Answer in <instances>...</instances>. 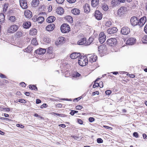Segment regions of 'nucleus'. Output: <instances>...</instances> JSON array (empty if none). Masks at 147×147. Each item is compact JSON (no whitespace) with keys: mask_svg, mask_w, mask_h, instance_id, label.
<instances>
[{"mask_svg":"<svg viewBox=\"0 0 147 147\" xmlns=\"http://www.w3.org/2000/svg\"><path fill=\"white\" fill-rule=\"evenodd\" d=\"M20 84L22 86H24L25 87L26 86V84L23 82H22L20 83Z\"/></svg>","mask_w":147,"mask_h":147,"instance_id":"0e129e2a","label":"nucleus"},{"mask_svg":"<svg viewBox=\"0 0 147 147\" xmlns=\"http://www.w3.org/2000/svg\"><path fill=\"white\" fill-rule=\"evenodd\" d=\"M144 31L147 34V25L146 24L144 28Z\"/></svg>","mask_w":147,"mask_h":147,"instance_id":"69168bd1","label":"nucleus"},{"mask_svg":"<svg viewBox=\"0 0 147 147\" xmlns=\"http://www.w3.org/2000/svg\"><path fill=\"white\" fill-rule=\"evenodd\" d=\"M78 44L80 45H84L85 46L89 45V43L87 42L86 38H82L78 42Z\"/></svg>","mask_w":147,"mask_h":147,"instance_id":"1a4fd4ad","label":"nucleus"},{"mask_svg":"<svg viewBox=\"0 0 147 147\" xmlns=\"http://www.w3.org/2000/svg\"><path fill=\"white\" fill-rule=\"evenodd\" d=\"M62 105L61 104L59 103L57 104L56 106L57 107L61 108L62 107Z\"/></svg>","mask_w":147,"mask_h":147,"instance_id":"338daca9","label":"nucleus"},{"mask_svg":"<svg viewBox=\"0 0 147 147\" xmlns=\"http://www.w3.org/2000/svg\"><path fill=\"white\" fill-rule=\"evenodd\" d=\"M98 51L99 53H105L106 52L107 48L106 45H101L98 47Z\"/></svg>","mask_w":147,"mask_h":147,"instance_id":"0eeeda50","label":"nucleus"},{"mask_svg":"<svg viewBox=\"0 0 147 147\" xmlns=\"http://www.w3.org/2000/svg\"><path fill=\"white\" fill-rule=\"evenodd\" d=\"M20 5L21 7L24 9H26L28 7L26 0H19Z\"/></svg>","mask_w":147,"mask_h":147,"instance_id":"6e6552de","label":"nucleus"},{"mask_svg":"<svg viewBox=\"0 0 147 147\" xmlns=\"http://www.w3.org/2000/svg\"><path fill=\"white\" fill-rule=\"evenodd\" d=\"M105 93L107 95H109L111 93V91L110 90H107L105 91Z\"/></svg>","mask_w":147,"mask_h":147,"instance_id":"8fccbe9b","label":"nucleus"},{"mask_svg":"<svg viewBox=\"0 0 147 147\" xmlns=\"http://www.w3.org/2000/svg\"><path fill=\"white\" fill-rule=\"evenodd\" d=\"M9 20L11 22H14L16 20V19L15 16H10L9 18Z\"/></svg>","mask_w":147,"mask_h":147,"instance_id":"e433bc0d","label":"nucleus"},{"mask_svg":"<svg viewBox=\"0 0 147 147\" xmlns=\"http://www.w3.org/2000/svg\"><path fill=\"white\" fill-rule=\"evenodd\" d=\"M87 57L89 58V61L91 63L96 61L97 59V56L94 54H88L87 55Z\"/></svg>","mask_w":147,"mask_h":147,"instance_id":"39448f33","label":"nucleus"},{"mask_svg":"<svg viewBox=\"0 0 147 147\" xmlns=\"http://www.w3.org/2000/svg\"><path fill=\"white\" fill-rule=\"evenodd\" d=\"M29 88L32 90H34L35 91L37 90V88L35 85H30L29 86Z\"/></svg>","mask_w":147,"mask_h":147,"instance_id":"2f4dec72","label":"nucleus"},{"mask_svg":"<svg viewBox=\"0 0 147 147\" xmlns=\"http://www.w3.org/2000/svg\"><path fill=\"white\" fill-rule=\"evenodd\" d=\"M66 19L69 22L71 23L73 21L72 18L70 16H68L66 17Z\"/></svg>","mask_w":147,"mask_h":147,"instance_id":"4c0bfd02","label":"nucleus"},{"mask_svg":"<svg viewBox=\"0 0 147 147\" xmlns=\"http://www.w3.org/2000/svg\"><path fill=\"white\" fill-rule=\"evenodd\" d=\"M65 0H55L56 2L59 4H61L63 3Z\"/></svg>","mask_w":147,"mask_h":147,"instance_id":"c03bdc74","label":"nucleus"},{"mask_svg":"<svg viewBox=\"0 0 147 147\" xmlns=\"http://www.w3.org/2000/svg\"><path fill=\"white\" fill-rule=\"evenodd\" d=\"M84 11L86 13H88L90 11V7L88 4L86 3L84 7Z\"/></svg>","mask_w":147,"mask_h":147,"instance_id":"b1692460","label":"nucleus"},{"mask_svg":"<svg viewBox=\"0 0 147 147\" xmlns=\"http://www.w3.org/2000/svg\"><path fill=\"white\" fill-rule=\"evenodd\" d=\"M125 11V7H121L117 11V14L119 16H121L124 13Z\"/></svg>","mask_w":147,"mask_h":147,"instance_id":"aec40b11","label":"nucleus"},{"mask_svg":"<svg viewBox=\"0 0 147 147\" xmlns=\"http://www.w3.org/2000/svg\"><path fill=\"white\" fill-rule=\"evenodd\" d=\"M5 18V16L3 14L0 13V24H1L4 22Z\"/></svg>","mask_w":147,"mask_h":147,"instance_id":"c756f323","label":"nucleus"},{"mask_svg":"<svg viewBox=\"0 0 147 147\" xmlns=\"http://www.w3.org/2000/svg\"><path fill=\"white\" fill-rule=\"evenodd\" d=\"M99 86L100 88H102L103 87V83L102 82H100L99 83Z\"/></svg>","mask_w":147,"mask_h":147,"instance_id":"774afa93","label":"nucleus"},{"mask_svg":"<svg viewBox=\"0 0 147 147\" xmlns=\"http://www.w3.org/2000/svg\"><path fill=\"white\" fill-rule=\"evenodd\" d=\"M97 141L98 143H101L103 142V140L100 138H98L97 140Z\"/></svg>","mask_w":147,"mask_h":147,"instance_id":"de8ad7c7","label":"nucleus"},{"mask_svg":"<svg viewBox=\"0 0 147 147\" xmlns=\"http://www.w3.org/2000/svg\"><path fill=\"white\" fill-rule=\"evenodd\" d=\"M47 107V105L46 104L44 103L40 106L41 109H43L44 107Z\"/></svg>","mask_w":147,"mask_h":147,"instance_id":"bf43d9fd","label":"nucleus"},{"mask_svg":"<svg viewBox=\"0 0 147 147\" xmlns=\"http://www.w3.org/2000/svg\"><path fill=\"white\" fill-rule=\"evenodd\" d=\"M117 31V28L115 27L109 28L107 30V32L109 34H113L116 33Z\"/></svg>","mask_w":147,"mask_h":147,"instance_id":"dca6fc26","label":"nucleus"},{"mask_svg":"<svg viewBox=\"0 0 147 147\" xmlns=\"http://www.w3.org/2000/svg\"><path fill=\"white\" fill-rule=\"evenodd\" d=\"M22 32L20 31H18L16 33L15 36L17 38H20L22 36Z\"/></svg>","mask_w":147,"mask_h":147,"instance_id":"72a5a7b5","label":"nucleus"},{"mask_svg":"<svg viewBox=\"0 0 147 147\" xmlns=\"http://www.w3.org/2000/svg\"><path fill=\"white\" fill-rule=\"evenodd\" d=\"M52 114L56 115H57L60 117H65L67 116V115H65L64 114H59L58 113H57L55 112H53Z\"/></svg>","mask_w":147,"mask_h":147,"instance_id":"f704fd0d","label":"nucleus"},{"mask_svg":"<svg viewBox=\"0 0 147 147\" xmlns=\"http://www.w3.org/2000/svg\"><path fill=\"white\" fill-rule=\"evenodd\" d=\"M106 36L103 32H101L99 35V40L100 43L102 44L105 41L106 39Z\"/></svg>","mask_w":147,"mask_h":147,"instance_id":"20e7f679","label":"nucleus"},{"mask_svg":"<svg viewBox=\"0 0 147 147\" xmlns=\"http://www.w3.org/2000/svg\"><path fill=\"white\" fill-rule=\"evenodd\" d=\"M80 55V53H73L70 55V57L71 59H74L78 57Z\"/></svg>","mask_w":147,"mask_h":147,"instance_id":"a211bd4d","label":"nucleus"},{"mask_svg":"<svg viewBox=\"0 0 147 147\" xmlns=\"http://www.w3.org/2000/svg\"><path fill=\"white\" fill-rule=\"evenodd\" d=\"M71 13L75 15H78L80 13V10L78 9L75 8L71 10Z\"/></svg>","mask_w":147,"mask_h":147,"instance_id":"bb28decb","label":"nucleus"},{"mask_svg":"<svg viewBox=\"0 0 147 147\" xmlns=\"http://www.w3.org/2000/svg\"><path fill=\"white\" fill-rule=\"evenodd\" d=\"M55 27V25L52 24L48 25L46 27V29L47 31H51L54 29Z\"/></svg>","mask_w":147,"mask_h":147,"instance_id":"4be33fe9","label":"nucleus"},{"mask_svg":"<svg viewBox=\"0 0 147 147\" xmlns=\"http://www.w3.org/2000/svg\"><path fill=\"white\" fill-rule=\"evenodd\" d=\"M130 29L128 27L125 26L123 27L121 31V33L123 35H127L130 32Z\"/></svg>","mask_w":147,"mask_h":147,"instance_id":"9d476101","label":"nucleus"},{"mask_svg":"<svg viewBox=\"0 0 147 147\" xmlns=\"http://www.w3.org/2000/svg\"><path fill=\"white\" fill-rule=\"evenodd\" d=\"M82 108V106L81 105H78L76 106V108L77 110H80Z\"/></svg>","mask_w":147,"mask_h":147,"instance_id":"6e6d98bb","label":"nucleus"},{"mask_svg":"<svg viewBox=\"0 0 147 147\" xmlns=\"http://www.w3.org/2000/svg\"><path fill=\"white\" fill-rule=\"evenodd\" d=\"M94 16L96 19L98 20H101L102 18V14L99 10L95 12Z\"/></svg>","mask_w":147,"mask_h":147,"instance_id":"f8f14e48","label":"nucleus"},{"mask_svg":"<svg viewBox=\"0 0 147 147\" xmlns=\"http://www.w3.org/2000/svg\"><path fill=\"white\" fill-rule=\"evenodd\" d=\"M46 51L45 49L40 48L39 49L35 51V53L38 55H42L44 54Z\"/></svg>","mask_w":147,"mask_h":147,"instance_id":"f3484780","label":"nucleus"},{"mask_svg":"<svg viewBox=\"0 0 147 147\" xmlns=\"http://www.w3.org/2000/svg\"><path fill=\"white\" fill-rule=\"evenodd\" d=\"M130 21L131 24L133 26H136L138 25V19L136 16L132 17L131 18Z\"/></svg>","mask_w":147,"mask_h":147,"instance_id":"423d86ee","label":"nucleus"},{"mask_svg":"<svg viewBox=\"0 0 147 147\" xmlns=\"http://www.w3.org/2000/svg\"><path fill=\"white\" fill-rule=\"evenodd\" d=\"M99 0H92V6L93 7H96L98 4Z\"/></svg>","mask_w":147,"mask_h":147,"instance_id":"393cba45","label":"nucleus"},{"mask_svg":"<svg viewBox=\"0 0 147 147\" xmlns=\"http://www.w3.org/2000/svg\"><path fill=\"white\" fill-rule=\"evenodd\" d=\"M107 42L108 45L111 46H114L117 44V40L115 38H111L108 39Z\"/></svg>","mask_w":147,"mask_h":147,"instance_id":"7ed1b4c3","label":"nucleus"},{"mask_svg":"<svg viewBox=\"0 0 147 147\" xmlns=\"http://www.w3.org/2000/svg\"><path fill=\"white\" fill-rule=\"evenodd\" d=\"M142 41L144 43H147V35H145L143 37Z\"/></svg>","mask_w":147,"mask_h":147,"instance_id":"c9c22d12","label":"nucleus"},{"mask_svg":"<svg viewBox=\"0 0 147 147\" xmlns=\"http://www.w3.org/2000/svg\"><path fill=\"white\" fill-rule=\"evenodd\" d=\"M64 12L63 9L62 7H59L57 9V12L59 14L61 15Z\"/></svg>","mask_w":147,"mask_h":147,"instance_id":"a878e982","label":"nucleus"},{"mask_svg":"<svg viewBox=\"0 0 147 147\" xmlns=\"http://www.w3.org/2000/svg\"><path fill=\"white\" fill-rule=\"evenodd\" d=\"M39 1L38 0H33L32 1V5L33 7H36L38 5Z\"/></svg>","mask_w":147,"mask_h":147,"instance_id":"cd10ccee","label":"nucleus"},{"mask_svg":"<svg viewBox=\"0 0 147 147\" xmlns=\"http://www.w3.org/2000/svg\"><path fill=\"white\" fill-rule=\"evenodd\" d=\"M0 77L2 78H7V77L3 74H1L0 75Z\"/></svg>","mask_w":147,"mask_h":147,"instance_id":"680f3d73","label":"nucleus"},{"mask_svg":"<svg viewBox=\"0 0 147 147\" xmlns=\"http://www.w3.org/2000/svg\"><path fill=\"white\" fill-rule=\"evenodd\" d=\"M65 38L64 37H60L59 38L58 42L60 44H61L64 42Z\"/></svg>","mask_w":147,"mask_h":147,"instance_id":"473e14b6","label":"nucleus"},{"mask_svg":"<svg viewBox=\"0 0 147 147\" xmlns=\"http://www.w3.org/2000/svg\"><path fill=\"white\" fill-rule=\"evenodd\" d=\"M136 40V39L134 38L130 37L127 40L126 44L127 45H132L135 42Z\"/></svg>","mask_w":147,"mask_h":147,"instance_id":"4468645a","label":"nucleus"},{"mask_svg":"<svg viewBox=\"0 0 147 147\" xmlns=\"http://www.w3.org/2000/svg\"><path fill=\"white\" fill-rule=\"evenodd\" d=\"M24 15L27 18H30L32 16V13L29 10H26L24 12Z\"/></svg>","mask_w":147,"mask_h":147,"instance_id":"6ab92c4d","label":"nucleus"},{"mask_svg":"<svg viewBox=\"0 0 147 147\" xmlns=\"http://www.w3.org/2000/svg\"><path fill=\"white\" fill-rule=\"evenodd\" d=\"M60 29L61 32L63 33L69 32L70 31V28L67 24H63L61 26Z\"/></svg>","mask_w":147,"mask_h":147,"instance_id":"f03ea898","label":"nucleus"},{"mask_svg":"<svg viewBox=\"0 0 147 147\" xmlns=\"http://www.w3.org/2000/svg\"><path fill=\"white\" fill-rule=\"evenodd\" d=\"M102 9L104 11H106L108 9V6L106 5H103L102 7Z\"/></svg>","mask_w":147,"mask_h":147,"instance_id":"79ce46f5","label":"nucleus"},{"mask_svg":"<svg viewBox=\"0 0 147 147\" xmlns=\"http://www.w3.org/2000/svg\"><path fill=\"white\" fill-rule=\"evenodd\" d=\"M99 86V83H95V84L93 85V87L94 88H96V87H98Z\"/></svg>","mask_w":147,"mask_h":147,"instance_id":"603ef678","label":"nucleus"},{"mask_svg":"<svg viewBox=\"0 0 147 147\" xmlns=\"http://www.w3.org/2000/svg\"><path fill=\"white\" fill-rule=\"evenodd\" d=\"M53 48L51 47H49L47 49V52L49 53H51L52 52Z\"/></svg>","mask_w":147,"mask_h":147,"instance_id":"a18cd8bd","label":"nucleus"},{"mask_svg":"<svg viewBox=\"0 0 147 147\" xmlns=\"http://www.w3.org/2000/svg\"><path fill=\"white\" fill-rule=\"evenodd\" d=\"M112 24V23L111 21H108L106 22L105 23V26L107 27H110Z\"/></svg>","mask_w":147,"mask_h":147,"instance_id":"ea45409f","label":"nucleus"},{"mask_svg":"<svg viewBox=\"0 0 147 147\" xmlns=\"http://www.w3.org/2000/svg\"><path fill=\"white\" fill-rule=\"evenodd\" d=\"M18 101L22 103H26V101L23 99H20Z\"/></svg>","mask_w":147,"mask_h":147,"instance_id":"09e8293b","label":"nucleus"},{"mask_svg":"<svg viewBox=\"0 0 147 147\" xmlns=\"http://www.w3.org/2000/svg\"><path fill=\"white\" fill-rule=\"evenodd\" d=\"M31 25V24L30 22L26 21L24 22L22 26L24 28L28 29L30 27Z\"/></svg>","mask_w":147,"mask_h":147,"instance_id":"412c9836","label":"nucleus"},{"mask_svg":"<svg viewBox=\"0 0 147 147\" xmlns=\"http://www.w3.org/2000/svg\"><path fill=\"white\" fill-rule=\"evenodd\" d=\"M76 0H67L68 2L70 3H73L75 2Z\"/></svg>","mask_w":147,"mask_h":147,"instance_id":"3c124183","label":"nucleus"},{"mask_svg":"<svg viewBox=\"0 0 147 147\" xmlns=\"http://www.w3.org/2000/svg\"><path fill=\"white\" fill-rule=\"evenodd\" d=\"M133 136L136 138L138 137V134L137 132H134L133 134Z\"/></svg>","mask_w":147,"mask_h":147,"instance_id":"4d7b16f0","label":"nucleus"},{"mask_svg":"<svg viewBox=\"0 0 147 147\" xmlns=\"http://www.w3.org/2000/svg\"><path fill=\"white\" fill-rule=\"evenodd\" d=\"M37 31L36 29L32 28L30 31V34L32 35H35L37 33Z\"/></svg>","mask_w":147,"mask_h":147,"instance_id":"c85d7f7f","label":"nucleus"},{"mask_svg":"<svg viewBox=\"0 0 147 147\" xmlns=\"http://www.w3.org/2000/svg\"><path fill=\"white\" fill-rule=\"evenodd\" d=\"M93 40L94 39L90 37L88 41H87V42H88V43H89L90 45L92 42L93 41Z\"/></svg>","mask_w":147,"mask_h":147,"instance_id":"37998d69","label":"nucleus"},{"mask_svg":"<svg viewBox=\"0 0 147 147\" xmlns=\"http://www.w3.org/2000/svg\"><path fill=\"white\" fill-rule=\"evenodd\" d=\"M27 52L28 53H30L33 50L32 48L30 46H28L25 49Z\"/></svg>","mask_w":147,"mask_h":147,"instance_id":"58836bf2","label":"nucleus"},{"mask_svg":"<svg viewBox=\"0 0 147 147\" xmlns=\"http://www.w3.org/2000/svg\"><path fill=\"white\" fill-rule=\"evenodd\" d=\"M18 29V26L16 25H13L9 28V30L10 32H13L16 31Z\"/></svg>","mask_w":147,"mask_h":147,"instance_id":"2eb2a0df","label":"nucleus"},{"mask_svg":"<svg viewBox=\"0 0 147 147\" xmlns=\"http://www.w3.org/2000/svg\"><path fill=\"white\" fill-rule=\"evenodd\" d=\"M55 20V18L53 16H51L48 17L47 19V22L49 23L53 22Z\"/></svg>","mask_w":147,"mask_h":147,"instance_id":"5701e85b","label":"nucleus"},{"mask_svg":"<svg viewBox=\"0 0 147 147\" xmlns=\"http://www.w3.org/2000/svg\"><path fill=\"white\" fill-rule=\"evenodd\" d=\"M33 19L34 22H38L40 23H42L44 20V18L43 17H39L34 16Z\"/></svg>","mask_w":147,"mask_h":147,"instance_id":"9b49d317","label":"nucleus"},{"mask_svg":"<svg viewBox=\"0 0 147 147\" xmlns=\"http://www.w3.org/2000/svg\"><path fill=\"white\" fill-rule=\"evenodd\" d=\"M146 22V17L143 16L139 20L138 25L140 27L142 26Z\"/></svg>","mask_w":147,"mask_h":147,"instance_id":"ddd939ff","label":"nucleus"},{"mask_svg":"<svg viewBox=\"0 0 147 147\" xmlns=\"http://www.w3.org/2000/svg\"><path fill=\"white\" fill-rule=\"evenodd\" d=\"M111 4L112 6H116L119 4V2L117 0H113L111 2Z\"/></svg>","mask_w":147,"mask_h":147,"instance_id":"7c9ffc66","label":"nucleus"},{"mask_svg":"<svg viewBox=\"0 0 147 147\" xmlns=\"http://www.w3.org/2000/svg\"><path fill=\"white\" fill-rule=\"evenodd\" d=\"M89 121L90 122H92L94 121V118L93 117H90L88 119Z\"/></svg>","mask_w":147,"mask_h":147,"instance_id":"5fc2aeb1","label":"nucleus"},{"mask_svg":"<svg viewBox=\"0 0 147 147\" xmlns=\"http://www.w3.org/2000/svg\"><path fill=\"white\" fill-rule=\"evenodd\" d=\"M74 75V77H79L80 76V74L78 72H76Z\"/></svg>","mask_w":147,"mask_h":147,"instance_id":"864d4df0","label":"nucleus"},{"mask_svg":"<svg viewBox=\"0 0 147 147\" xmlns=\"http://www.w3.org/2000/svg\"><path fill=\"white\" fill-rule=\"evenodd\" d=\"M31 43L35 45H37V42L36 39V38L33 39L31 41Z\"/></svg>","mask_w":147,"mask_h":147,"instance_id":"a19ab883","label":"nucleus"},{"mask_svg":"<svg viewBox=\"0 0 147 147\" xmlns=\"http://www.w3.org/2000/svg\"><path fill=\"white\" fill-rule=\"evenodd\" d=\"M35 117H37L38 118L41 119L42 118L41 116L37 114L36 113L34 115Z\"/></svg>","mask_w":147,"mask_h":147,"instance_id":"052dcab7","label":"nucleus"},{"mask_svg":"<svg viewBox=\"0 0 147 147\" xmlns=\"http://www.w3.org/2000/svg\"><path fill=\"white\" fill-rule=\"evenodd\" d=\"M78 122L80 124H82L83 123V121L80 119H78Z\"/></svg>","mask_w":147,"mask_h":147,"instance_id":"13d9d810","label":"nucleus"},{"mask_svg":"<svg viewBox=\"0 0 147 147\" xmlns=\"http://www.w3.org/2000/svg\"><path fill=\"white\" fill-rule=\"evenodd\" d=\"M4 7L3 8V10L4 11H6L7 10V8L8 7V4H5L4 5Z\"/></svg>","mask_w":147,"mask_h":147,"instance_id":"49530a36","label":"nucleus"},{"mask_svg":"<svg viewBox=\"0 0 147 147\" xmlns=\"http://www.w3.org/2000/svg\"><path fill=\"white\" fill-rule=\"evenodd\" d=\"M88 59L86 56H81L78 58V62L81 66H84L88 63Z\"/></svg>","mask_w":147,"mask_h":147,"instance_id":"f257e3e1","label":"nucleus"},{"mask_svg":"<svg viewBox=\"0 0 147 147\" xmlns=\"http://www.w3.org/2000/svg\"><path fill=\"white\" fill-rule=\"evenodd\" d=\"M99 94V92L98 91H96L95 92H93L92 93V95L93 96H94L96 94H97V95H98Z\"/></svg>","mask_w":147,"mask_h":147,"instance_id":"e2e57ef3","label":"nucleus"}]
</instances>
